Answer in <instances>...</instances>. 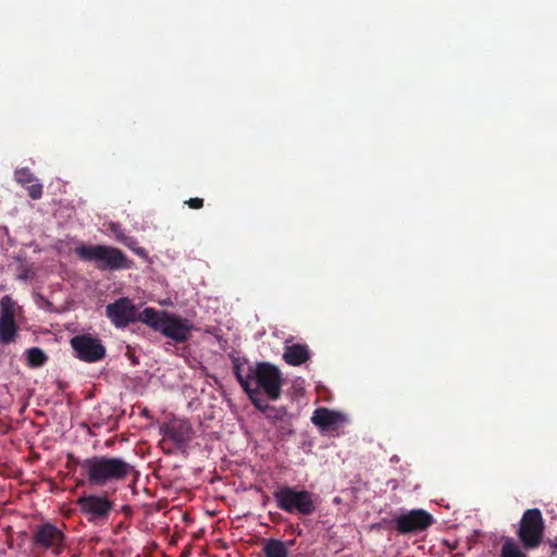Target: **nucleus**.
<instances>
[{"mask_svg":"<svg viewBox=\"0 0 557 557\" xmlns=\"http://www.w3.org/2000/svg\"><path fill=\"white\" fill-rule=\"evenodd\" d=\"M233 373L240 384L249 400L260 412L269 409V404L260 397L261 393L270 400H277L282 395L284 383L282 371L274 364L261 361L256 366L247 360L235 359Z\"/></svg>","mask_w":557,"mask_h":557,"instance_id":"obj_1","label":"nucleus"},{"mask_svg":"<svg viewBox=\"0 0 557 557\" xmlns=\"http://www.w3.org/2000/svg\"><path fill=\"white\" fill-rule=\"evenodd\" d=\"M90 485L104 486L111 482L124 481L134 472V466L120 457L94 456L76 461Z\"/></svg>","mask_w":557,"mask_h":557,"instance_id":"obj_2","label":"nucleus"},{"mask_svg":"<svg viewBox=\"0 0 557 557\" xmlns=\"http://www.w3.org/2000/svg\"><path fill=\"white\" fill-rule=\"evenodd\" d=\"M138 321L176 343H186L194 327L187 319H182L180 315L168 311H158L150 307L145 308L139 313Z\"/></svg>","mask_w":557,"mask_h":557,"instance_id":"obj_3","label":"nucleus"},{"mask_svg":"<svg viewBox=\"0 0 557 557\" xmlns=\"http://www.w3.org/2000/svg\"><path fill=\"white\" fill-rule=\"evenodd\" d=\"M76 256L83 261H94L102 271L131 269L133 261L119 248L106 245L83 244L75 248Z\"/></svg>","mask_w":557,"mask_h":557,"instance_id":"obj_4","label":"nucleus"},{"mask_svg":"<svg viewBox=\"0 0 557 557\" xmlns=\"http://www.w3.org/2000/svg\"><path fill=\"white\" fill-rule=\"evenodd\" d=\"M273 497L276 507L287 513L311 516L317 510V497L313 493L298 486L278 485Z\"/></svg>","mask_w":557,"mask_h":557,"instance_id":"obj_5","label":"nucleus"},{"mask_svg":"<svg viewBox=\"0 0 557 557\" xmlns=\"http://www.w3.org/2000/svg\"><path fill=\"white\" fill-rule=\"evenodd\" d=\"M545 521L539 508L527 509L518 524L517 537L524 550L537 548L544 539Z\"/></svg>","mask_w":557,"mask_h":557,"instance_id":"obj_6","label":"nucleus"},{"mask_svg":"<svg viewBox=\"0 0 557 557\" xmlns=\"http://www.w3.org/2000/svg\"><path fill=\"white\" fill-rule=\"evenodd\" d=\"M81 511L89 522L107 520L114 508V502L104 495H83L77 498Z\"/></svg>","mask_w":557,"mask_h":557,"instance_id":"obj_7","label":"nucleus"},{"mask_svg":"<svg viewBox=\"0 0 557 557\" xmlns=\"http://www.w3.org/2000/svg\"><path fill=\"white\" fill-rule=\"evenodd\" d=\"M65 540L63 530L58 525L48 521L37 524V550L58 556L64 550Z\"/></svg>","mask_w":557,"mask_h":557,"instance_id":"obj_8","label":"nucleus"},{"mask_svg":"<svg viewBox=\"0 0 557 557\" xmlns=\"http://www.w3.org/2000/svg\"><path fill=\"white\" fill-rule=\"evenodd\" d=\"M71 346L75 356L85 362H97L104 358L106 347L97 337L90 334L76 335L71 338Z\"/></svg>","mask_w":557,"mask_h":557,"instance_id":"obj_9","label":"nucleus"},{"mask_svg":"<svg viewBox=\"0 0 557 557\" xmlns=\"http://www.w3.org/2000/svg\"><path fill=\"white\" fill-rule=\"evenodd\" d=\"M395 529L400 534L425 531L434 522L433 516L423 509H412L393 520Z\"/></svg>","mask_w":557,"mask_h":557,"instance_id":"obj_10","label":"nucleus"},{"mask_svg":"<svg viewBox=\"0 0 557 557\" xmlns=\"http://www.w3.org/2000/svg\"><path fill=\"white\" fill-rule=\"evenodd\" d=\"M106 314L112 324L119 329L138 320L136 308L127 297H122L106 307Z\"/></svg>","mask_w":557,"mask_h":557,"instance_id":"obj_11","label":"nucleus"},{"mask_svg":"<svg viewBox=\"0 0 557 557\" xmlns=\"http://www.w3.org/2000/svg\"><path fill=\"white\" fill-rule=\"evenodd\" d=\"M164 438L171 440L177 447H184L190 440L191 426L187 421L173 420L160 428Z\"/></svg>","mask_w":557,"mask_h":557,"instance_id":"obj_12","label":"nucleus"},{"mask_svg":"<svg viewBox=\"0 0 557 557\" xmlns=\"http://www.w3.org/2000/svg\"><path fill=\"white\" fill-rule=\"evenodd\" d=\"M342 421L341 413L323 407L315 409L311 417V422L323 431L334 429Z\"/></svg>","mask_w":557,"mask_h":557,"instance_id":"obj_13","label":"nucleus"},{"mask_svg":"<svg viewBox=\"0 0 557 557\" xmlns=\"http://www.w3.org/2000/svg\"><path fill=\"white\" fill-rule=\"evenodd\" d=\"M310 351L307 345L293 344L285 347L283 360L289 366H301L310 359Z\"/></svg>","mask_w":557,"mask_h":557,"instance_id":"obj_14","label":"nucleus"},{"mask_svg":"<svg viewBox=\"0 0 557 557\" xmlns=\"http://www.w3.org/2000/svg\"><path fill=\"white\" fill-rule=\"evenodd\" d=\"M264 557H288L289 550L286 543L277 539H264L262 542Z\"/></svg>","mask_w":557,"mask_h":557,"instance_id":"obj_15","label":"nucleus"},{"mask_svg":"<svg viewBox=\"0 0 557 557\" xmlns=\"http://www.w3.org/2000/svg\"><path fill=\"white\" fill-rule=\"evenodd\" d=\"M17 329L15 321L0 320V344L8 345L15 342Z\"/></svg>","mask_w":557,"mask_h":557,"instance_id":"obj_16","label":"nucleus"},{"mask_svg":"<svg viewBox=\"0 0 557 557\" xmlns=\"http://www.w3.org/2000/svg\"><path fill=\"white\" fill-rule=\"evenodd\" d=\"M16 309V301L11 296L5 295L0 301V320L15 321Z\"/></svg>","mask_w":557,"mask_h":557,"instance_id":"obj_17","label":"nucleus"},{"mask_svg":"<svg viewBox=\"0 0 557 557\" xmlns=\"http://www.w3.org/2000/svg\"><path fill=\"white\" fill-rule=\"evenodd\" d=\"M523 549L522 545L508 537L502 546L500 557H529Z\"/></svg>","mask_w":557,"mask_h":557,"instance_id":"obj_18","label":"nucleus"},{"mask_svg":"<svg viewBox=\"0 0 557 557\" xmlns=\"http://www.w3.org/2000/svg\"><path fill=\"white\" fill-rule=\"evenodd\" d=\"M14 175L16 182L23 186L30 184L33 182V174L30 170L27 168L16 170Z\"/></svg>","mask_w":557,"mask_h":557,"instance_id":"obj_19","label":"nucleus"},{"mask_svg":"<svg viewBox=\"0 0 557 557\" xmlns=\"http://www.w3.org/2000/svg\"><path fill=\"white\" fill-rule=\"evenodd\" d=\"M268 419L276 421H283L284 417L286 416V410L284 408H275L271 407L269 405V409L263 412Z\"/></svg>","mask_w":557,"mask_h":557,"instance_id":"obj_20","label":"nucleus"},{"mask_svg":"<svg viewBox=\"0 0 557 557\" xmlns=\"http://www.w3.org/2000/svg\"><path fill=\"white\" fill-rule=\"evenodd\" d=\"M190 209H201L203 207L202 198H190L185 202Z\"/></svg>","mask_w":557,"mask_h":557,"instance_id":"obj_21","label":"nucleus"},{"mask_svg":"<svg viewBox=\"0 0 557 557\" xmlns=\"http://www.w3.org/2000/svg\"><path fill=\"white\" fill-rule=\"evenodd\" d=\"M26 361L29 368H35V347H30L26 350Z\"/></svg>","mask_w":557,"mask_h":557,"instance_id":"obj_22","label":"nucleus"},{"mask_svg":"<svg viewBox=\"0 0 557 557\" xmlns=\"http://www.w3.org/2000/svg\"><path fill=\"white\" fill-rule=\"evenodd\" d=\"M119 238H120V240H121V242H122L126 247H128V248H129V249H132V250H133V248H134V247H136V246H137V242H136V239H134L133 237H126V236H124V237H119Z\"/></svg>","mask_w":557,"mask_h":557,"instance_id":"obj_23","label":"nucleus"},{"mask_svg":"<svg viewBox=\"0 0 557 557\" xmlns=\"http://www.w3.org/2000/svg\"><path fill=\"white\" fill-rule=\"evenodd\" d=\"M46 354L41 349L37 348V367L42 366L46 362Z\"/></svg>","mask_w":557,"mask_h":557,"instance_id":"obj_24","label":"nucleus"},{"mask_svg":"<svg viewBox=\"0 0 557 557\" xmlns=\"http://www.w3.org/2000/svg\"><path fill=\"white\" fill-rule=\"evenodd\" d=\"M133 251H134L137 256H139V257H147L146 249H145V248H143V247H138V246H136V247H134V248H133Z\"/></svg>","mask_w":557,"mask_h":557,"instance_id":"obj_25","label":"nucleus"},{"mask_svg":"<svg viewBox=\"0 0 557 557\" xmlns=\"http://www.w3.org/2000/svg\"><path fill=\"white\" fill-rule=\"evenodd\" d=\"M27 191H28V196L32 198V199H35V185H28L27 187Z\"/></svg>","mask_w":557,"mask_h":557,"instance_id":"obj_26","label":"nucleus"},{"mask_svg":"<svg viewBox=\"0 0 557 557\" xmlns=\"http://www.w3.org/2000/svg\"><path fill=\"white\" fill-rule=\"evenodd\" d=\"M281 432L284 433V434H292L293 433V430L290 428V425H284V426H281Z\"/></svg>","mask_w":557,"mask_h":557,"instance_id":"obj_27","label":"nucleus"},{"mask_svg":"<svg viewBox=\"0 0 557 557\" xmlns=\"http://www.w3.org/2000/svg\"><path fill=\"white\" fill-rule=\"evenodd\" d=\"M41 189H42L41 185L37 184V194H36L37 199L40 198V196H41Z\"/></svg>","mask_w":557,"mask_h":557,"instance_id":"obj_28","label":"nucleus"},{"mask_svg":"<svg viewBox=\"0 0 557 557\" xmlns=\"http://www.w3.org/2000/svg\"><path fill=\"white\" fill-rule=\"evenodd\" d=\"M550 546L554 548L552 555H555L557 553V544L552 543Z\"/></svg>","mask_w":557,"mask_h":557,"instance_id":"obj_29","label":"nucleus"},{"mask_svg":"<svg viewBox=\"0 0 557 557\" xmlns=\"http://www.w3.org/2000/svg\"><path fill=\"white\" fill-rule=\"evenodd\" d=\"M36 416H37V419H38L40 417H44V413L37 410Z\"/></svg>","mask_w":557,"mask_h":557,"instance_id":"obj_30","label":"nucleus"},{"mask_svg":"<svg viewBox=\"0 0 557 557\" xmlns=\"http://www.w3.org/2000/svg\"><path fill=\"white\" fill-rule=\"evenodd\" d=\"M30 456H34L35 455V451H34V448L33 446H30V453H29Z\"/></svg>","mask_w":557,"mask_h":557,"instance_id":"obj_31","label":"nucleus"}]
</instances>
